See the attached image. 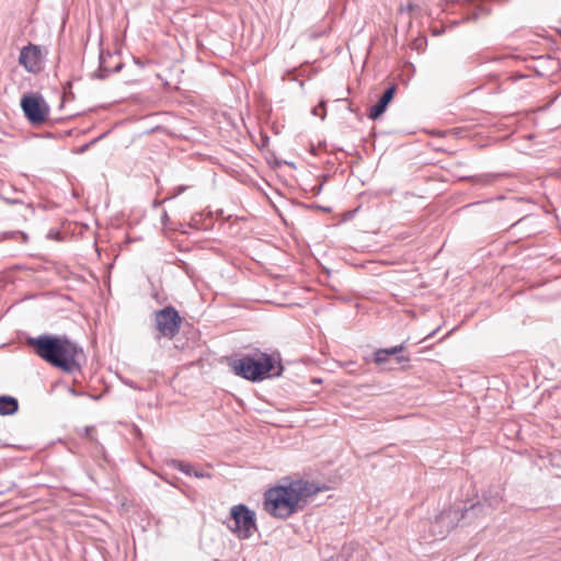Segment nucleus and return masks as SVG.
I'll return each instance as SVG.
<instances>
[{
    "label": "nucleus",
    "mask_w": 561,
    "mask_h": 561,
    "mask_svg": "<svg viewBox=\"0 0 561 561\" xmlns=\"http://www.w3.org/2000/svg\"><path fill=\"white\" fill-rule=\"evenodd\" d=\"M25 343L38 357L56 368L69 374L81 370L84 362L83 350L66 335L28 336Z\"/></svg>",
    "instance_id": "nucleus-1"
},
{
    "label": "nucleus",
    "mask_w": 561,
    "mask_h": 561,
    "mask_svg": "<svg viewBox=\"0 0 561 561\" xmlns=\"http://www.w3.org/2000/svg\"><path fill=\"white\" fill-rule=\"evenodd\" d=\"M321 491V488L307 480H294L268 489L264 493V510L273 517L286 519L302 511L308 500Z\"/></svg>",
    "instance_id": "nucleus-2"
},
{
    "label": "nucleus",
    "mask_w": 561,
    "mask_h": 561,
    "mask_svg": "<svg viewBox=\"0 0 561 561\" xmlns=\"http://www.w3.org/2000/svg\"><path fill=\"white\" fill-rule=\"evenodd\" d=\"M276 373V359L266 353H255L254 355H244L236 359L232 368L238 376L251 381H261L266 377L280 376L283 366L278 364Z\"/></svg>",
    "instance_id": "nucleus-3"
},
{
    "label": "nucleus",
    "mask_w": 561,
    "mask_h": 561,
    "mask_svg": "<svg viewBox=\"0 0 561 561\" xmlns=\"http://www.w3.org/2000/svg\"><path fill=\"white\" fill-rule=\"evenodd\" d=\"M482 507L481 504H472L468 508L462 506H451L443 511L434 522L431 523L430 533L434 538H445V536L454 529L462 518H471L477 516V511Z\"/></svg>",
    "instance_id": "nucleus-4"
},
{
    "label": "nucleus",
    "mask_w": 561,
    "mask_h": 561,
    "mask_svg": "<svg viewBox=\"0 0 561 561\" xmlns=\"http://www.w3.org/2000/svg\"><path fill=\"white\" fill-rule=\"evenodd\" d=\"M228 528L240 539H249L257 530L255 513L244 504H238L230 510Z\"/></svg>",
    "instance_id": "nucleus-5"
},
{
    "label": "nucleus",
    "mask_w": 561,
    "mask_h": 561,
    "mask_svg": "<svg viewBox=\"0 0 561 561\" xmlns=\"http://www.w3.org/2000/svg\"><path fill=\"white\" fill-rule=\"evenodd\" d=\"M154 322L161 336L173 339L180 332L182 318L174 307L168 306L154 312Z\"/></svg>",
    "instance_id": "nucleus-6"
},
{
    "label": "nucleus",
    "mask_w": 561,
    "mask_h": 561,
    "mask_svg": "<svg viewBox=\"0 0 561 561\" xmlns=\"http://www.w3.org/2000/svg\"><path fill=\"white\" fill-rule=\"evenodd\" d=\"M21 107L25 117L35 125L45 122L49 113V107L41 95H24Z\"/></svg>",
    "instance_id": "nucleus-7"
},
{
    "label": "nucleus",
    "mask_w": 561,
    "mask_h": 561,
    "mask_svg": "<svg viewBox=\"0 0 561 561\" xmlns=\"http://www.w3.org/2000/svg\"><path fill=\"white\" fill-rule=\"evenodd\" d=\"M19 62L28 72L36 73L42 68V53L38 46L28 44L20 51Z\"/></svg>",
    "instance_id": "nucleus-8"
},
{
    "label": "nucleus",
    "mask_w": 561,
    "mask_h": 561,
    "mask_svg": "<svg viewBox=\"0 0 561 561\" xmlns=\"http://www.w3.org/2000/svg\"><path fill=\"white\" fill-rule=\"evenodd\" d=\"M404 350V344H400L390 348H379L374 354V360L377 365L382 366L388 369H392V366H387L391 359V356H394L392 362L397 365H401L403 363L409 362V357L400 355V353Z\"/></svg>",
    "instance_id": "nucleus-9"
},
{
    "label": "nucleus",
    "mask_w": 561,
    "mask_h": 561,
    "mask_svg": "<svg viewBox=\"0 0 561 561\" xmlns=\"http://www.w3.org/2000/svg\"><path fill=\"white\" fill-rule=\"evenodd\" d=\"M396 85L392 84L386 89L380 99L369 108L368 117L373 121L380 117L387 110L396 93Z\"/></svg>",
    "instance_id": "nucleus-10"
},
{
    "label": "nucleus",
    "mask_w": 561,
    "mask_h": 561,
    "mask_svg": "<svg viewBox=\"0 0 561 561\" xmlns=\"http://www.w3.org/2000/svg\"><path fill=\"white\" fill-rule=\"evenodd\" d=\"M112 59V55L107 53H101L100 55V66L95 73V77L99 79H105L111 72H118L123 68V62L117 61L114 66H111L110 60Z\"/></svg>",
    "instance_id": "nucleus-11"
},
{
    "label": "nucleus",
    "mask_w": 561,
    "mask_h": 561,
    "mask_svg": "<svg viewBox=\"0 0 561 561\" xmlns=\"http://www.w3.org/2000/svg\"><path fill=\"white\" fill-rule=\"evenodd\" d=\"M172 467L180 470L181 472L187 474V476H194L196 478L203 479V478H210V473L199 470L192 466L188 462L181 461V460H172Z\"/></svg>",
    "instance_id": "nucleus-12"
},
{
    "label": "nucleus",
    "mask_w": 561,
    "mask_h": 561,
    "mask_svg": "<svg viewBox=\"0 0 561 561\" xmlns=\"http://www.w3.org/2000/svg\"><path fill=\"white\" fill-rule=\"evenodd\" d=\"M19 410V402L10 396H0V415H13Z\"/></svg>",
    "instance_id": "nucleus-13"
},
{
    "label": "nucleus",
    "mask_w": 561,
    "mask_h": 561,
    "mask_svg": "<svg viewBox=\"0 0 561 561\" xmlns=\"http://www.w3.org/2000/svg\"><path fill=\"white\" fill-rule=\"evenodd\" d=\"M502 495L500 494V492L496 490V491H488V493H484L483 494V504L480 503L482 505V507L480 510L477 511V514L480 513L483 507H484V504H486L489 507H492V508H496L500 503L502 502Z\"/></svg>",
    "instance_id": "nucleus-14"
},
{
    "label": "nucleus",
    "mask_w": 561,
    "mask_h": 561,
    "mask_svg": "<svg viewBox=\"0 0 561 561\" xmlns=\"http://www.w3.org/2000/svg\"><path fill=\"white\" fill-rule=\"evenodd\" d=\"M3 236H4V238H14L16 236H21L23 242H26L28 240L27 234L23 231L5 232Z\"/></svg>",
    "instance_id": "nucleus-15"
},
{
    "label": "nucleus",
    "mask_w": 561,
    "mask_h": 561,
    "mask_svg": "<svg viewBox=\"0 0 561 561\" xmlns=\"http://www.w3.org/2000/svg\"><path fill=\"white\" fill-rule=\"evenodd\" d=\"M312 113L313 115L316 116H320L322 119L325 117V107H324V103H320L318 106H316L313 110H312Z\"/></svg>",
    "instance_id": "nucleus-16"
},
{
    "label": "nucleus",
    "mask_w": 561,
    "mask_h": 561,
    "mask_svg": "<svg viewBox=\"0 0 561 561\" xmlns=\"http://www.w3.org/2000/svg\"><path fill=\"white\" fill-rule=\"evenodd\" d=\"M0 197L1 199L9 204V205H15V204H22L23 202L19 198H11L9 196H7L4 193H0Z\"/></svg>",
    "instance_id": "nucleus-17"
},
{
    "label": "nucleus",
    "mask_w": 561,
    "mask_h": 561,
    "mask_svg": "<svg viewBox=\"0 0 561 561\" xmlns=\"http://www.w3.org/2000/svg\"><path fill=\"white\" fill-rule=\"evenodd\" d=\"M187 188H188V186H186V185H179V186L174 187L171 198L179 196L180 194L184 193Z\"/></svg>",
    "instance_id": "nucleus-18"
},
{
    "label": "nucleus",
    "mask_w": 561,
    "mask_h": 561,
    "mask_svg": "<svg viewBox=\"0 0 561 561\" xmlns=\"http://www.w3.org/2000/svg\"><path fill=\"white\" fill-rule=\"evenodd\" d=\"M4 433H5V426L3 423L0 422V444H2V442H3L2 436Z\"/></svg>",
    "instance_id": "nucleus-19"
},
{
    "label": "nucleus",
    "mask_w": 561,
    "mask_h": 561,
    "mask_svg": "<svg viewBox=\"0 0 561 561\" xmlns=\"http://www.w3.org/2000/svg\"><path fill=\"white\" fill-rule=\"evenodd\" d=\"M415 8H416V7H415L414 4L410 3V4H408L407 10H408L409 12H411V11L415 10Z\"/></svg>",
    "instance_id": "nucleus-20"
},
{
    "label": "nucleus",
    "mask_w": 561,
    "mask_h": 561,
    "mask_svg": "<svg viewBox=\"0 0 561 561\" xmlns=\"http://www.w3.org/2000/svg\"><path fill=\"white\" fill-rule=\"evenodd\" d=\"M424 41H425L424 38L419 39V41L414 44V45H415V47H417V48H419V47H421V45H422V43H423Z\"/></svg>",
    "instance_id": "nucleus-21"
},
{
    "label": "nucleus",
    "mask_w": 561,
    "mask_h": 561,
    "mask_svg": "<svg viewBox=\"0 0 561 561\" xmlns=\"http://www.w3.org/2000/svg\"><path fill=\"white\" fill-rule=\"evenodd\" d=\"M89 146H90V144H87V145L82 146L80 148L79 152H84L88 149Z\"/></svg>",
    "instance_id": "nucleus-22"
},
{
    "label": "nucleus",
    "mask_w": 561,
    "mask_h": 561,
    "mask_svg": "<svg viewBox=\"0 0 561 561\" xmlns=\"http://www.w3.org/2000/svg\"><path fill=\"white\" fill-rule=\"evenodd\" d=\"M327 561H337V559H335V558H333V557H332V558H330V559H329V560H327Z\"/></svg>",
    "instance_id": "nucleus-23"
}]
</instances>
